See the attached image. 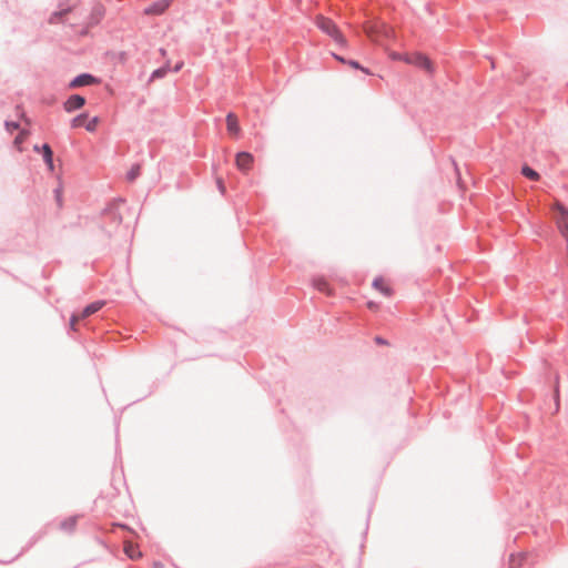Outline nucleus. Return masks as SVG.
Instances as JSON below:
<instances>
[{
  "label": "nucleus",
  "instance_id": "obj_21",
  "mask_svg": "<svg viewBox=\"0 0 568 568\" xmlns=\"http://www.w3.org/2000/svg\"><path fill=\"white\" fill-rule=\"evenodd\" d=\"M82 320L81 318V314L80 315H72L71 320H70V326L72 329H75V324Z\"/></svg>",
  "mask_w": 568,
  "mask_h": 568
},
{
  "label": "nucleus",
  "instance_id": "obj_12",
  "mask_svg": "<svg viewBox=\"0 0 568 568\" xmlns=\"http://www.w3.org/2000/svg\"><path fill=\"white\" fill-rule=\"evenodd\" d=\"M124 552L131 558V559H138L142 556L141 551L138 549V547L130 542V541H126L124 544Z\"/></svg>",
  "mask_w": 568,
  "mask_h": 568
},
{
  "label": "nucleus",
  "instance_id": "obj_9",
  "mask_svg": "<svg viewBox=\"0 0 568 568\" xmlns=\"http://www.w3.org/2000/svg\"><path fill=\"white\" fill-rule=\"evenodd\" d=\"M97 82H98V80L95 78H93L90 74L84 73V74H81V75L77 77L75 79H73L70 83V87L78 88V87H82V85L93 84Z\"/></svg>",
  "mask_w": 568,
  "mask_h": 568
},
{
  "label": "nucleus",
  "instance_id": "obj_10",
  "mask_svg": "<svg viewBox=\"0 0 568 568\" xmlns=\"http://www.w3.org/2000/svg\"><path fill=\"white\" fill-rule=\"evenodd\" d=\"M226 128L230 134L239 135L240 133V125L239 120L235 114L229 113L226 115Z\"/></svg>",
  "mask_w": 568,
  "mask_h": 568
},
{
  "label": "nucleus",
  "instance_id": "obj_18",
  "mask_svg": "<svg viewBox=\"0 0 568 568\" xmlns=\"http://www.w3.org/2000/svg\"><path fill=\"white\" fill-rule=\"evenodd\" d=\"M27 135H28V132L27 131H21L19 133V135L14 139V145L19 149H20V145L24 142V140L27 139Z\"/></svg>",
  "mask_w": 568,
  "mask_h": 568
},
{
  "label": "nucleus",
  "instance_id": "obj_15",
  "mask_svg": "<svg viewBox=\"0 0 568 568\" xmlns=\"http://www.w3.org/2000/svg\"><path fill=\"white\" fill-rule=\"evenodd\" d=\"M87 119H88L87 114H80V115L75 116L71 123L72 128L85 126Z\"/></svg>",
  "mask_w": 568,
  "mask_h": 568
},
{
  "label": "nucleus",
  "instance_id": "obj_29",
  "mask_svg": "<svg viewBox=\"0 0 568 568\" xmlns=\"http://www.w3.org/2000/svg\"><path fill=\"white\" fill-rule=\"evenodd\" d=\"M334 58L342 63H347V61L341 55L334 54Z\"/></svg>",
  "mask_w": 568,
  "mask_h": 568
},
{
  "label": "nucleus",
  "instance_id": "obj_14",
  "mask_svg": "<svg viewBox=\"0 0 568 568\" xmlns=\"http://www.w3.org/2000/svg\"><path fill=\"white\" fill-rule=\"evenodd\" d=\"M521 173L529 180H532V181H538L539 180V174L532 170L531 168L525 165L523 166L521 169Z\"/></svg>",
  "mask_w": 568,
  "mask_h": 568
},
{
  "label": "nucleus",
  "instance_id": "obj_3",
  "mask_svg": "<svg viewBox=\"0 0 568 568\" xmlns=\"http://www.w3.org/2000/svg\"><path fill=\"white\" fill-rule=\"evenodd\" d=\"M316 26L323 32H325L326 34L332 37L337 43H339L341 45H346V39L344 38V36L341 33V31L338 30V28L332 20L324 18V17H317Z\"/></svg>",
  "mask_w": 568,
  "mask_h": 568
},
{
  "label": "nucleus",
  "instance_id": "obj_8",
  "mask_svg": "<svg viewBox=\"0 0 568 568\" xmlns=\"http://www.w3.org/2000/svg\"><path fill=\"white\" fill-rule=\"evenodd\" d=\"M373 287L387 297L393 294L390 285L384 277H376L373 282Z\"/></svg>",
  "mask_w": 568,
  "mask_h": 568
},
{
  "label": "nucleus",
  "instance_id": "obj_13",
  "mask_svg": "<svg viewBox=\"0 0 568 568\" xmlns=\"http://www.w3.org/2000/svg\"><path fill=\"white\" fill-rule=\"evenodd\" d=\"M526 560L525 554L511 555L509 558V568H521Z\"/></svg>",
  "mask_w": 568,
  "mask_h": 568
},
{
  "label": "nucleus",
  "instance_id": "obj_26",
  "mask_svg": "<svg viewBox=\"0 0 568 568\" xmlns=\"http://www.w3.org/2000/svg\"><path fill=\"white\" fill-rule=\"evenodd\" d=\"M55 195H57V200H58V203L59 205H61V195H62V192L60 189H57L55 190Z\"/></svg>",
  "mask_w": 568,
  "mask_h": 568
},
{
  "label": "nucleus",
  "instance_id": "obj_28",
  "mask_svg": "<svg viewBox=\"0 0 568 568\" xmlns=\"http://www.w3.org/2000/svg\"><path fill=\"white\" fill-rule=\"evenodd\" d=\"M367 306H368V308L374 310V311L378 308L377 304L374 302H368Z\"/></svg>",
  "mask_w": 568,
  "mask_h": 568
},
{
  "label": "nucleus",
  "instance_id": "obj_16",
  "mask_svg": "<svg viewBox=\"0 0 568 568\" xmlns=\"http://www.w3.org/2000/svg\"><path fill=\"white\" fill-rule=\"evenodd\" d=\"M98 124H99V118L94 116L90 120L87 119L85 129L89 132H94L97 130Z\"/></svg>",
  "mask_w": 568,
  "mask_h": 568
},
{
  "label": "nucleus",
  "instance_id": "obj_6",
  "mask_svg": "<svg viewBox=\"0 0 568 568\" xmlns=\"http://www.w3.org/2000/svg\"><path fill=\"white\" fill-rule=\"evenodd\" d=\"M85 104V99L81 95L74 94L71 95L64 103V110L67 112H72L82 108Z\"/></svg>",
  "mask_w": 568,
  "mask_h": 568
},
{
  "label": "nucleus",
  "instance_id": "obj_2",
  "mask_svg": "<svg viewBox=\"0 0 568 568\" xmlns=\"http://www.w3.org/2000/svg\"><path fill=\"white\" fill-rule=\"evenodd\" d=\"M364 31L373 41L383 39H395V30L383 22H367L364 24Z\"/></svg>",
  "mask_w": 568,
  "mask_h": 568
},
{
  "label": "nucleus",
  "instance_id": "obj_1",
  "mask_svg": "<svg viewBox=\"0 0 568 568\" xmlns=\"http://www.w3.org/2000/svg\"><path fill=\"white\" fill-rule=\"evenodd\" d=\"M388 57L394 61H404L408 64H414L427 71L428 73L434 72L433 62L424 54L419 52L400 54L395 51H390Z\"/></svg>",
  "mask_w": 568,
  "mask_h": 568
},
{
  "label": "nucleus",
  "instance_id": "obj_19",
  "mask_svg": "<svg viewBox=\"0 0 568 568\" xmlns=\"http://www.w3.org/2000/svg\"><path fill=\"white\" fill-rule=\"evenodd\" d=\"M168 70V67L160 68L152 73V78H162L166 74Z\"/></svg>",
  "mask_w": 568,
  "mask_h": 568
},
{
  "label": "nucleus",
  "instance_id": "obj_17",
  "mask_svg": "<svg viewBox=\"0 0 568 568\" xmlns=\"http://www.w3.org/2000/svg\"><path fill=\"white\" fill-rule=\"evenodd\" d=\"M141 168L140 165H134L129 172H128V180L134 181L140 175Z\"/></svg>",
  "mask_w": 568,
  "mask_h": 568
},
{
  "label": "nucleus",
  "instance_id": "obj_4",
  "mask_svg": "<svg viewBox=\"0 0 568 568\" xmlns=\"http://www.w3.org/2000/svg\"><path fill=\"white\" fill-rule=\"evenodd\" d=\"M254 158L248 152H240L235 156V165L242 172H248L252 169Z\"/></svg>",
  "mask_w": 568,
  "mask_h": 568
},
{
  "label": "nucleus",
  "instance_id": "obj_20",
  "mask_svg": "<svg viewBox=\"0 0 568 568\" xmlns=\"http://www.w3.org/2000/svg\"><path fill=\"white\" fill-rule=\"evenodd\" d=\"M347 64H348V65H351V67H352V68H354V69H361V70H362V71H364L365 73H368V70H367V69H365V68L361 67V65L358 64V62H356V61H354V60H349V61H347Z\"/></svg>",
  "mask_w": 568,
  "mask_h": 568
},
{
  "label": "nucleus",
  "instance_id": "obj_24",
  "mask_svg": "<svg viewBox=\"0 0 568 568\" xmlns=\"http://www.w3.org/2000/svg\"><path fill=\"white\" fill-rule=\"evenodd\" d=\"M375 342L378 344V345H387L388 343L382 338L381 336H376L375 337Z\"/></svg>",
  "mask_w": 568,
  "mask_h": 568
},
{
  "label": "nucleus",
  "instance_id": "obj_30",
  "mask_svg": "<svg viewBox=\"0 0 568 568\" xmlns=\"http://www.w3.org/2000/svg\"><path fill=\"white\" fill-rule=\"evenodd\" d=\"M64 13H65V11H61V12H59V13H55V14L51 18V22H54V19H57L59 16H62V14H64Z\"/></svg>",
  "mask_w": 568,
  "mask_h": 568
},
{
  "label": "nucleus",
  "instance_id": "obj_11",
  "mask_svg": "<svg viewBox=\"0 0 568 568\" xmlns=\"http://www.w3.org/2000/svg\"><path fill=\"white\" fill-rule=\"evenodd\" d=\"M104 302L97 301L89 304L81 313V318H87L102 308Z\"/></svg>",
  "mask_w": 568,
  "mask_h": 568
},
{
  "label": "nucleus",
  "instance_id": "obj_23",
  "mask_svg": "<svg viewBox=\"0 0 568 568\" xmlns=\"http://www.w3.org/2000/svg\"><path fill=\"white\" fill-rule=\"evenodd\" d=\"M326 286H327V284H326V282H325V281L320 280V281H317V282H316V287H317L320 291H325V290H326Z\"/></svg>",
  "mask_w": 568,
  "mask_h": 568
},
{
  "label": "nucleus",
  "instance_id": "obj_25",
  "mask_svg": "<svg viewBox=\"0 0 568 568\" xmlns=\"http://www.w3.org/2000/svg\"><path fill=\"white\" fill-rule=\"evenodd\" d=\"M217 186H219L220 191L222 193H224L225 186H224V183H223V181L221 179H217Z\"/></svg>",
  "mask_w": 568,
  "mask_h": 568
},
{
  "label": "nucleus",
  "instance_id": "obj_5",
  "mask_svg": "<svg viewBox=\"0 0 568 568\" xmlns=\"http://www.w3.org/2000/svg\"><path fill=\"white\" fill-rule=\"evenodd\" d=\"M34 151L37 152H42V155H43V159H44V162L49 169V171H53L54 170V164H53V152L50 148L49 144H43L41 148H39L38 145H34Z\"/></svg>",
  "mask_w": 568,
  "mask_h": 568
},
{
  "label": "nucleus",
  "instance_id": "obj_22",
  "mask_svg": "<svg viewBox=\"0 0 568 568\" xmlns=\"http://www.w3.org/2000/svg\"><path fill=\"white\" fill-rule=\"evenodd\" d=\"M6 128L9 132H13L14 130H17L19 128V124L16 122H7Z\"/></svg>",
  "mask_w": 568,
  "mask_h": 568
},
{
  "label": "nucleus",
  "instance_id": "obj_31",
  "mask_svg": "<svg viewBox=\"0 0 568 568\" xmlns=\"http://www.w3.org/2000/svg\"><path fill=\"white\" fill-rule=\"evenodd\" d=\"M182 65H183V63H182V62H180V63L175 64V67H174V71H175V72H178V71L182 68Z\"/></svg>",
  "mask_w": 568,
  "mask_h": 568
},
{
  "label": "nucleus",
  "instance_id": "obj_7",
  "mask_svg": "<svg viewBox=\"0 0 568 568\" xmlns=\"http://www.w3.org/2000/svg\"><path fill=\"white\" fill-rule=\"evenodd\" d=\"M171 2L172 0H160L146 8L144 12L145 14H161L170 7Z\"/></svg>",
  "mask_w": 568,
  "mask_h": 568
},
{
  "label": "nucleus",
  "instance_id": "obj_27",
  "mask_svg": "<svg viewBox=\"0 0 568 568\" xmlns=\"http://www.w3.org/2000/svg\"><path fill=\"white\" fill-rule=\"evenodd\" d=\"M152 568H164V565L161 561H154Z\"/></svg>",
  "mask_w": 568,
  "mask_h": 568
}]
</instances>
